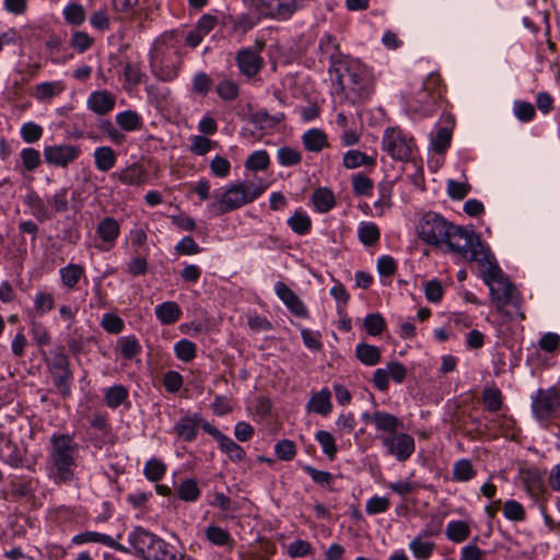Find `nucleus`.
I'll return each instance as SVG.
<instances>
[{
	"label": "nucleus",
	"instance_id": "56",
	"mask_svg": "<svg viewBox=\"0 0 560 560\" xmlns=\"http://www.w3.org/2000/svg\"><path fill=\"white\" fill-rule=\"evenodd\" d=\"M303 470L312 478V480L315 483H317L322 487H326L328 489L332 488L335 477L331 472L325 471V470H318L311 465H305L303 467Z\"/></svg>",
	"mask_w": 560,
	"mask_h": 560
},
{
	"label": "nucleus",
	"instance_id": "26",
	"mask_svg": "<svg viewBox=\"0 0 560 560\" xmlns=\"http://www.w3.org/2000/svg\"><path fill=\"white\" fill-rule=\"evenodd\" d=\"M373 424L377 431L386 433L385 435H390L398 431L402 422L393 413L376 410L373 417Z\"/></svg>",
	"mask_w": 560,
	"mask_h": 560
},
{
	"label": "nucleus",
	"instance_id": "58",
	"mask_svg": "<svg viewBox=\"0 0 560 560\" xmlns=\"http://www.w3.org/2000/svg\"><path fill=\"white\" fill-rule=\"evenodd\" d=\"M270 163L268 153L265 150L253 152L246 160L245 166L252 171H265Z\"/></svg>",
	"mask_w": 560,
	"mask_h": 560
},
{
	"label": "nucleus",
	"instance_id": "16",
	"mask_svg": "<svg viewBox=\"0 0 560 560\" xmlns=\"http://www.w3.org/2000/svg\"><path fill=\"white\" fill-rule=\"evenodd\" d=\"M252 12L253 13L244 12L237 15L229 14L223 18L222 26L226 30L231 37L242 38L262 19L259 18L254 11Z\"/></svg>",
	"mask_w": 560,
	"mask_h": 560
},
{
	"label": "nucleus",
	"instance_id": "19",
	"mask_svg": "<svg viewBox=\"0 0 560 560\" xmlns=\"http://www.w3.org/2000/svg\"><path fill=\"white\" fill-rule=\"evenodd\" d=\"M275 292L293 315L301 318L308 316V310L303 301L284 282H276Z\"/></svg>",
	"mask_w": 560,
	"mask_h": 560
},
{
	"label": "nucleus",
	"instance_id": "37",
	"mask_svg": "<svg viewBox=\"0 0 560 560\" xmlns=\"http://www.w3.org/2000/svg\"><path fill=\"white\" fill-rule=\"evenodd\" d=\"M445 535L451 541L459 544L469 537L470 527L464 521H451L446 525Z\"/></svg>",
	"mask_w": 560,
	"mask_h": 560
},
{
	"label": "nucleus",
	"instance_id": "4",
	"mask_svg": "<svg viewBox=\"0 0 560 560\" xmlns=\"http://www.w3.org/2000/svg\"><path fill=\"white\" fill-rule=\"evenodd\" d=\"M334 75L353 103L368 100L374 91L372 72L355 58L350 57L341 67V72Z\"/></svg>",
	"mask_w": 560,
	"mask_h": 560
},
{
	"label": "nucleus",
	"instance_id": "59",
	"mask_svg": "<svg viewBox=\"0 0 560 560\" xmlns=\"http://www.w3.org/2000/svg\"><path fill=\"white\" fill-rule=\"evenodd\" d=\"M277 159L281 166H294L301 162L302 155L296 149L281 147L277 151Z\"/></svg>",
	"mask_w": 560,
	"mask_h": 560
},
{
	"label": "nucleus",
	"instance_id": "3",
	"mask_svg": "<svg viewBox=\"0 0 560 560\" xmlns=\"http://www.w3.org/2000/svg\"><path fill=\"white\" fill-rule=\"evenodd\" d=\"M480 277L488 285L491 300L499 311L512 305L524 319V314L520 312L521 301L516 287L504 276L493 255L480 266Z\"/></svg>",
	"mask_w": 560,
	"mask_h": 560
},
{
	"label": "nucleus",
	"instance_id": "14",
	"mask_svg": "<svg viewBox=\"0 0 560 560\" xmlns=\"http://www.w3.org/2000/svg\"><path fill=\"white\" fill-rule=\"evenodd\" d=\"M319 61L329 62L328 72L330 75L341 72V67L350 58L340 51L339 44L335 36L326 33L318 42Z\"/></svg>",
	"mask_w": 560,
	"mask_h": 560
},
{
	"label": "nucleus",
	"instance_id": "33",
	"mask_svg": "<svg viewBox=\"0 0 560 560\" xmlns=\"http://www.w3.org/2000/svg\"><path fill=\"white\" fill-rule=\"evenodd\" d=\"M357 359L366 366H374L381 362L382 354L378 347L361 342L355 347Z\"/></svg>",
	"mask_w": 560,
	"mask_h": 560
},
{
	"label": "nucleus",
	"instance_id": "57",
	"mask_svg": "<svg viewBox=\"0 0 560 560\" xmlns=\"http://www.w3.org/2000/svg\"><path fill=\"white\" fill-rule=\"evenodd\" d=\"M165 472L166 466L160 459L151 458L144 465L143 474L145 478L150 481H159L160 479L163 478Z\"/></svg>",
	"mask_w": 560,
	"mask_h": 560
},
{
	"label": "nucleus",
	"instance_id": "62",
	"mask_svg": "<svg viewBox=\"0 0 560 560\" xmlns=\"http://www.w3.org/2000/svg\"><path fill=\"white\" fill-rule=\"evenodd\" d=\"M68 191L67 187H62L47 199L48 205H50L55 212L61 213L69 209Z\"/></svg>",
	"mask_w": 560,
	"mask_h": 560
},
{
	"label": "nucleus",
	"instance_id": "43",
	"mask_svg": "<svg viewBox=\"0 0 560 560\" xmlns=\"http://www.w3.org/2000/svg\"><path fill=\"white\" fill-rule=\"evenodd\" d=\"M120 232L118 222L114 218L103 219L97 226V234L102 241L106 243H114Z\"/></svg>",
	"mask_w": 560,
	"mask_h": 560
},
{
	"label": "nucleus",
	"instance_id": "42",
	"mask_svg": "<svg viewBox=\"0 0 560 560\" xmlns=\"http://www.w3.org/2000/svg\"><path fill=\"white\" fill-rule=\"evenodd\" d=\"M218 444L220 450L234 463L242 462L246 456L244 448L225 434L218 441Z\"/></svg>",
	"mask_w": 560,
	"mask_h": 560
},
{
	"label": "nucleus",
	"instance_id": "11",
	"mask_svg": "<svg viewBox=\"0 0 560 560\" xmlns=\"http://www.w3.org/2000/svg\"><path fill=\"white\" fill-rule=\"evenodd\" d=\"M382 145L383 149L397 161L410 160L416 147L413 139L397 128H387L385 130Z\"/></svg>",
	"mask_w": 560,
	"mask_h": 560
},
{
	"label": "nucleus",
	"instance_id": "10",
	"mask_svg": "<svg viewBox=\"0 0 560 560\" xmlns=\"http://www.w3.org/2000/svg\"><path fill=\"white\" fill-rule=\"evenodd\" d=\"M15 425L13 421L0 423V459L16 468L23 466L26 450L12 439Z\"/></svg>",
	"mask_w": 560,
	"mask_h": 560
},
{
	"label": "nucleus",
	"instance_id": "38",
	"mask_svg": "<svg viewBox=\"0 0 560 560\" xmlns=\"http://www.w3.org/2000/svg\"><path fill=\"white\" fill-rule=\"evenodd\" d=\"M287 223L291 230L299 235L307 234L312 228L311 218L301 209L295 210V212L288 219Z\"/></svg>",
	"mask_w": 560,
	"mask_h": 560
},
{
	"label": "nucleus",
	"instance_id": "23",
	"mask_svg": "<svg viewBox=\"0 0 560 560\" xmlns=\"http://www.w3.org/2000/svg\"><path fill=\"white\" fill-rule=\"evenodd\" d=\"M200 423V413H187L174 425L173 430L179 439L191 442L197 438Z\"/></svg>",
	"mask_w": 560,
	"mask_h": 560
},
{
	"label": "nucleus",
	"instance_id": "32",
	"mask_svg": "<svg viewBox=\"0 0 560 560\" xmlns=\"http://www.w3.org/2000/svg\"><path fill=\"white\" fill-rule=\"evenodd\" d=\"M94 165L100 172H108L112 170L117 160L115 151L107 145L98 147L93 153Z\"/></svg>",
	"mask_w": 560,
	"mask_h": 560
},
{
	"label": "nucleus",
	"instance_id": "2",
	"mask_svg": "<svg viewBox=\"0 0 560 560\" xmlns=\"http://www.w3.org/2000/svg\"><path fill=\"white\" fill-rule=\"evenodd\" d=\"M266 187L261 178L244 179L226 185L221 191H215V201L208 205V211L212 217L232 212L259 198Z\"/></svg>",
	"mask_w": 560,
	"mask_h": 560
},
{
	"label": "nucleus",
	"instance_id": "6",
	"mask_svg": "<svg viewBox=\"0 0 560 560\" xmlns=\"http://www.w3.org/2000/svg\"><path fill=\"white\" fill-rule=\"evenodd\" d=\"M447 234L444 244L448 250L459 254L468 261H476L481 266L492 256L490 249L472 230L452 223V229H448Z\"/></svg>",
	"mask_w": 560,
	"mask_h": 560
},
{
	"label": "nucleus",
	"instance_id": "63",
	"mask_svg": "<svg viewBox=\"0 0 560 560\" xmlns=\"http://www.w3.org/2000/svg\"><path fill=\"white\" fill-rule=\"evenodd\" d=\"M453 474L456 480L468 481L475 476L476 471L468 459H459L454 464Z\"/></svg>",
	"mask_w": 560,
	"mask_h": 560
},
{
	"label": "nucleus",
	"instance_id": "15",
	"mask_svg": "<svg viewBox=\"0 0 560 560\" xmlns=\"http://www.w3.org/2000/svg\"><path fill=\"white\" fill-rule=\"evenodd\" d=\"M386 453L394 456L398 462H406L413 454L416 445L413 438L404 432H396L390 435L378 436Z\"/></svg>",
	"mask_w": 560,
	"mask_h": 560
},
{
	"label": "nucleus",
	"instance_id": "52",
	"mask_svg": "<svg viewBox=\"0 0 560 560\" xmlns=\"http://www.w3.org/2000/svg\"><path fill=\"white\" fill-rule=\"evenodd\" d=\"M55 306V300L51 293L38 291L34 295V311L37 315L43 316L50 312Z\"/></svg>",
	"mask_w": 560,
	"mask_h": 560
},
{
	"label": "nucleus",
	"instance_id": "13",
	"mask_svg": "<svg viewBox=\"0 0 560 560\" xmlns=\"http://www.w3.org/2000/svg\"><path fill=\"white\" fill-rule=\"evenodd\" d=\"M560 408V395L555 387L538 389L532 401L534 417L545 422L553 418Z\"/></svg>",
	"mask_w": 560,
	"mask_h": 560
},
{
	"label": "nucleus",
	"instance_id": "25",
	"mask_svg": "<svg viewBox=\"0 0 560 560\" xmlns=\"http://www.w3.org/2000/svg\"><path fill=\"white\" fill-rule=\"evenodd\" d=\"M147 176V171L139 163H132L127 167L110 174L112 178H117L121 184L128 186L141 185Z\"/></svg>",
	"mask_w": 560,
	"mask_h": 560
},
{
	"label": "nucleus",
	"instance_id": "61",
	"mask_svg": "<svg viewBox=\"0 0 560 560\" xmlns=\"http://www.w3.org/2000/svg\"><path fill=\"white\" fill-rule=\"evenodd\" d=\"M314 552L310 541L296 539L287 546V553L291 558H303Z\"/></svg>",
	"mask_w": 560,
	"mask_h": 560
},
{
	"label": "nucleus",
	"instance_id": "47",
	"mask_svg": "<svg viewBox=\"0 0 560 560\" xmlns=\"http://www.w3.org/2000/svg\"><path fill=\"white\" fill-rule=\"evenodd\" d=\"M178 498L186 502H196L200 497V489L195 479L183 480L178 488Z\"/></svg>",
	"mask_w": 560,
	"mask_h": 560
},
{
	"label": "nucleus",
	"instance_id": "28",
	"mask_svg": "<svg viewBox=\"0 0 560 560\" xmlns=\"http://www.w3.org/2000/svg\"><path fill=\"white\" fill-rule=\"evenodd\" d=\"M302 143L310 152H320L328 147L327 135L319 128H311L303 133Z\"/></svg>",
	"mask_w": 560,
	"mask_h": 560
},
{
	"label": "nucleus",
	"instance_id": "7",
	"mask_svg": "<svg viewBox=\"0 0 560 560\" xmlns=\"http://www.w3.org/2000/svg\"><path fill=\"white\" fill-rule=\"evenodd\" d=\"M150 68L152 73L162 81L174 80L182 66V56L174 46L155 43L150 51Z\"/></svg>",
	"mask_w": 560,
	"mask_h": 560
},
{
	"label": "nucleus",
	"instance_id": "8",
	"mask_svg": "<svg viewBox=\"0 0 560 560\" xmlns=\"http://www.w3.org/2000/svg\"><path fill=\"white\" fill-rule=\"evenodd\" d=\"M307 0H243L259 18L288 21L301 10Z\"/></svg>",
	"mask_w": 560,
	"mask_h": 560
},
{
	"label": "nucleus",
	"instance_id": "46",
	"mask_svg": "<svg viewBox=\"0 0 560 560\" xmlns=\"http://www.w3.org/2000/svg\"><path fill=\"white\" fill-rule=\"evenodd\" d=\"M176 358L185 363L192 361L197 355V346L188 339H180L174 345Z\"/></svg>",
	"mask_w": 560,
	"mask_h": 560
},
{
	"label": "nucleus",
	"instance_id": "1",
	"mask_svg": "<svg viewBox=\"0 0 560 560\" xmlns=\"http://www.w3.org/2000/svg\"><path fill=\"white\" fill-rule=\"evenodd\" d=\"M80 445L73 435L54 433L49 439L47 469L55 483H70L74 479V470Z\"/></svg>",
	"mask_w": 560,
	"mask_h": 560
},
{
	"label": "nucleus",
	"instance_id": "36",
	"mask_svg": "<svg viewBox=\"0 0 560 560\" xmlns=\"http://www.w3.org/2000/svg\"><path fill=\"white\" fill-rule=\"evenodd\" d=\"M342 164L348 170H353L360 166L375 165V159L359 150H349L345 153Z\"/></svg>",
	"mask_w": 560,
	"mask_h": 560
},
{
	"label": "nucleus",
	"instance_id": "60",
	"mask_svg": "<svg viewBox=\"0 0 560 560\" xmlns=\"http://www.w3.org/2000/svg\"><path fill=\"white\" fill-rule=\"evenodd\" d=\"M352 189L357 196H371L373 191V180L364 174L352 176Z\"/></svg>",
	"mask_w": 560,
	"mask_h": 560
},
{
	"label": "nucleus",
	"instance_id": "22",
	"mask_svg": "<svg viewBox=\"0 0 560 560\" xmlns=\"http://www.w3.org/2000/svg\"><path fill=\"white\" fill-rule=\"evenodd\" d=\"M88 542L101 544L122 553H130V548L119 544L113 537L98 532L80 533L72 538V544L82 545Z\"/></svg>",
	"mask_w": 560,
	"mask_h": 560
},
{
	"label": "nucleus",
	"instance_id": "53",
	"mask_svg": "<svg viewBox=\"0 0 560 560\" xmlns=\"http://www.w3.org/2000/svg\"><path fill=\"white\" fill-rule=\"evenodd\" d=\"M417 102L421 103L419 107H416V110L421 112L423 115L428 116L434 112L435 104L438 102L436 95L430 93L429 90H425L424 86L421 91L417 93Z\"/></svg>",
	"mask_w": 560,
	"mask_h": 560
},
{
	"label": "nucleus",
	"instance_id": "17",
	"mask_svg": "<svg viewBox=\"0 0 560 560\" xmlns=\"http://www.w3.org/2000/svg\"><path fill=\"white\" fill-rule=\"evenodd\" d=\"M45 161L57 167H67L79 159L81 149L72 144H54L44 148Z\"/></svg>",
	"mask_w": 560,
	"mask_h": 560
},
{
	"label": "nucleus",
	"instance_id": "49",
	"mask_svg": "<svg viewBox=\"0 0 560 560\" xmlns=\"http://www.w3.org/2000/svg\"><path fill=\"white\" fill-rule=\"evenodd\" d=\"M482 401L488 411L497 412L502 407L501 390L495 386L486 387L482 390Z\"/></svg>",
	"mask_w": 560,
	"mask_h": 560
},
{
	"label": "nucleus",
	"instance_id": "45",
	"mask_svg": "<svg viewBox=\"0 0 560 560\" xmlns=\"http://www.w3.org/2000/svg\"><path fill=\"white\" fill-rule=\"evenodd\" d=\"M409 549L416 559L428 560L435 549V544L418 536L409 542Z\"/></svg>",
	"mask_w": 560,
	"mask_h": 560
},
{
	"label": "nucleus",
	"instance_id": "39",
	"mask_svg": "<svg viewBox=\"0 0 560 560\" xmlns=\"http://www.w3.org/2000/svg\"><path fill=\"white\" fill-rule=\"evenodd\" d=\"M116 124L124 131H136L141 128L142 119L140 115L131 109L120 112L116 115Z\"/></svg>",
	"mask_w": 560,
	"mask_h": 560
},
{
	"label": "nucleus",
	"instance_id": "44",
	"mask_svg": "<svg viewBox=\"0 0 560 560\" xmlns=\"http://www.w3.org/2000/svg\"><path fill=\"white\" fill-rule=\"evenodd\" d=\"M378 198L374 202V208L377 211L378 215H382L385 210L390 209L393 206L392 195H393V184L392 183H380L377 186Z\"/></svg>",
	"mask_w": 560,
	"mask_h": 560
},
{
	"label": "nucleus",
	"instance_id": "5",
	"mask_svg": "<svg viewBox=\"0 0 560 560\" xmlns=\"http://www.w3.org/2000/svg\"><path fill=\"white\" fill-rule=\"evenodd\" d=\"M128 541L130 553L141 560H184L185 557L174 546L142 527H136L128 535Z\"/></svg>",
	"mask_w": 560,
	"mask_h": 560
},
{
	"label": "nucleus",
	"instance_id": "20",
	"mask_svg": "<svg viewBox=\"0 0 560 560\" xmlns=\"http://www.w3.org/2000/svg\"><path fill=\"white\" fill-rule=\"evenodd\" d=\"M523 486L528 495L535 501H539L546 493V486L542 472L537 468L523 470L521 474Z\"/></svg>",
	"mask_w": 560,
	"mask_h": 560
},
{
	"label": "nucleus",
	"instance_id": "31",
	"mask_svg": "<svg viewBox=\"0 0 560 560\" xmlns=\"http://www.w3.org/2000/svg\"><path fill=\"white\" fill-rule=\"evenodd\" d=\"M330 397V392L327 388H323L311 397L306 409L317 415L327 416L332 408Z\"/></svg>",
	"mask_w": 560,
	"mask_h": 560
},
{
	"label": "nucleus",
	"instance_id": "18",
	"mask_svg": "<svg viewBox=\"0 0 560 560\" xmlns=\"http://www.w3.org/2000/svg\"><path fill=\"white\" fill-rule=\"evenodd\" d=\"M407 376V369L398 361H392L386 368L376 369L373 373V385L380 392H386L389 387V377L396 383L401 384Z\"/></svg>",
	"mask_w": 560,
	"mask_h": 560
},
{
	"label": "nucleus",
	"instance_id": "34",
	"mask_svg": "<svg viewBox=\"0 0 560 560\" xmlns=\"http://www.w3.org/2000/svg\"><path fill=\"white\" fill-rule=\"evenodd\" d=\"M62 81L42 82L35 86L34 96L39 102L48 101L65 91Z\"/></svg>",
	"mask_w": 560,
	"mask_h": 560
},
{
	"label": "nucleus",
	"instance_id": "41",
	"mask_svg": "<svg viewBox=\"0 0 560 560\" xmlns=\"http://www.w3.org/2000/svg\"><path fill=\"white\" fill-rule=\"evenodd\" d=\"M128 389L124 385H114L104 393V401L110 409H117L128 399Z\"/></svg>",
	"mask_w": 560,
	"mask_h": 560
},
{
	"label": "nucleus",
	"instance_id": "30",
	"mask_svg": "<svg viewBox=\"0 0 560 560\" xmlns=\"http://www.w3.org/2000/svg\"><path fill=\"white\" fill-rule=\"evenodd\" d=\"M154 312L162 325H172L176 323L182 315L179 305L174 301H166L156 305Z\"/></svg>",
	"mask_w": 560,
	"mask_h": 560
},
{
	"label": "nucleus",
	"instance_id": "27",
	"mask_svg": "<svg viewBox=\"0 0 560 560\" xmlns=\"http://www.w3.org/2000/svg\"><path fill=\"white\" fill-rule=\"evenodd\" d=\"M205 537L213 546L226 548L229 550H232L235 545L231 534L218 525H209L206 527Z\"/></svg>",
	"mask_w": 560,
	"mask_h": 560
},
{
	"label": "nucleus",
	"instance_id": "21",
	"mask_svg": "<svg viewBox=\"0 0 560 560\" xmlns=\"http://www.w3.org/2000/svg\"><path fill=\"white\" fill-rule=\"evenodd\" d=\"M236 63L244 75L253 78L262 68L264 59L258 51L252 48H244L237 52Z\"/></svg>",
	"mask_w": 560,
	"mask_h": 560
},
{
	"label": "nucleus",
	"instance_id": "51",
	"mask_svg": "<svg viewBox=\"0 0 560 560\" xmlns=\"http://www.w3.org/2000/svg\"><path fill=\"white\" fill-rule=\"evenodd\" d=\"M63 18L68 24L79 26L86 19L84 8L79 3H69L63 9Z\"/></svg>",
	"mask_w": 560,
	"mask_h": 560
},
{
	"label": "nucleus",
	"instance_id": "50",
	"mask_svg": "<svg viewBox=\"0 0 560 560\" xmlns=\"http://www.w3.org/2000/svg\"><path fill=\"white\" fill-rule=\"evenodd\" d=\"M358 235L362 244L371 246L378 242L381 232L375 223L368 222L359 226Z\"/></svg>",
	"mask_w": 560,
	"mask_h": 560
},
{
	"label": "nucleus",
	"instance_id": "48",
	"mask_svg": "<svg viewBox=\"0 0 560 560\" xmlns=\"http://www.w3.org/2000/svg\"><path fill=\"white\" fill-rule=\"evenodd\" d=\"M315 439L320 445L323 453L329 459H334L338 451L334 435L328 431L319 430L317 431Z\"/></svg>",
	"mask_w": 560,
	"mask_h": 560
},
{
	"label": "nucleus",
	"instance_id": "55",
	"mask_svg": "<svg viewBox=\"0 0 560 560\" xmlns=\"http://www.w3.org/2000/svg\"><path fill=\"white\" fill-rule=\"evenodd\" d=\"M363 326L369 335L380 336L386 328V323L380 313H371L365 316Z\"/></svg>",
	"mask_w": 560,
	"mask_h": 560
},
{
	"label": "nucleus",
	"instance_id": "9",
	"mask_svg": "<svg viewBox=\"0 0 560 560\" xmlns=\"http://www.w3.org/2000/svg\"><path fill=\"white\" fill-rule=\"evenodd\" d=\"M448 229H452V223L433 211L423 213L417 225L419 237L424 243L433 246H441L445 243Z\"/></svg>",
	"mask_w": 560,
	"mask_h": 560
},
{
	"label": "nucleus",
	"instance_id": "24",
	"mask_svg": "<svg viewBox=\"0 0 560 560\" xmlns=\"http://www.w3.org/2000/svg\"><path fill=\"white\" fill-rule=\"evenodd\" d=\"M116 98L109 92L95 91L92 92L86 101L88 108L97 115H106L115 107Z\"/></svg>",
	"mask_w": 560,
	"mask_h": 560
},
{
	"label": "nucleus",
	"instance_id": "29",
	"mask_svg": "<svg viewBox=\"0 0 560 560\" xmlns=\"http://www.w3.org/2000/svg\"><path fill=\"white\" fill-rule=\"evenodd\" d=\"M84 275V268L78 264H68L59 269L61 284L68 290H74Z\"/></svg>",
	"mask_w": 560,
	"mask_h": 560
},
{
	"label": "nucleus",
	"instance_id": "64",
	"mask_svg": "<svg viewBox=\"0 0 560 560\" xmlns=\"http://www.w3.org/2000/svg\"><path fill=\"white\" fill-rule=\"evenodd\" d=\"M144 73L137 62H127L124 67V79L129 85H138L142 82Z\"/></svg>",
	"mask_w": 560,
	"mask_h": 560
},
{
	"label": "nucleus",
	"instance_id": "54",
	"mask_svg": "<svg viewBox=\"0 0 560 560\" xmlns=\"http://www.w3.org/2000/svg\"><path fill=\"white\" fill-rule=\"evenodd\" d=\"M120 353L127 359L131 360L133 357L141 352V346L136 336H124L119 339Z\"/></svg>",
	"mask_w": 560,
	"mask_h": 560
},
{
	"label": "nucleus",
	"instance_id": "40",
	"mask_svg": "<svg viewBox=\"0 0 560 560\" xmlns=\"http://www.w3.org/2000/svg\"><path fill=\"white\" fill-rule=\"evenodd\" d=\"M312 200L316 210L320 213L328 212L335 207V196L330 189L318 188L314 191Z\"/></svg>",
	"mask_w": 560,
	"mask_h": 560
},
{
	"label": "nucleus",
	"instance_id": "12",
	"mask_svg": "<svg viewBox=\"0 0 560 560\" xmlns=\"http://www.w3.org/2000/svg\"><path fill=\"white\" fill-rule=\"evenodd\" d=\"M47 366L59 394L68 397L71 394V383L73 380L68 357L61 352H56L47 361Z\"/></svg>",
	"mask_w": 560,
	"mask_h": 560
},
{
	"label": "nucleus",
	"instance_id": "35",
	"mask_svg": "<svg viewBox=\"0 0 560 560\" xmlns=\"http://www.w3.org/2000/svg\"><path fill=\"white\" fill-rule=\"evenodd\" d=\"M25 203L30 207L33 217L39 222H45L51 219L44 200L34 191L25 196Z\"/></svg>",
	"mask_w": 560,
	"mask_h": 560
}]
</instances>
